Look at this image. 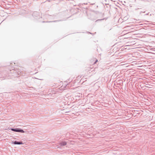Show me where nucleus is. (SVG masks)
Here are the masks:
<instances>
[{"label":"nucleus","mask_w":155,"mask_h":155,"mask_svg":"<svg viewBox=\"0 0 155 155\" xmlns=\"http://www.w3.org/2000/svg\"><path fill=\"white\" fill-rule=\"evenodd\" d=\"M12 143L14 144L21 145L23 144V142L21 141H17L15 140L14 141H12Z\"/></svg>","instance_id":"obj_1"},{"label":"nucleus","mask_w":155,"mask_h":155,"mask_svg":"<svg viewBox=\"0 0 155 155\" xmlns=\"http://www.w3.org/2000/svg\"><path fill=\"white\" fill-rule=\"evenodd\" d=\"M67 144V143L65 141H62L59 144L61 147L64 146L66 145Z\"/></svg>","instance_id":"obj_2"},{"label":"nucleus","mask_w":155,"mask_h":155,"mask_svg":"<svg viewBox=\"0 0 155 155\" xmlns=\"http://www.w3.org/2000/svg\"><path fill=\"white\" fill-rule=\"evenodd\" d=\"M17 132L21 133H24L25 131L24 130H22L21 129H19V128H18Z\"/></svg>","instance_id":"obj_3"},{"label":"nucleus","mask_w":155,"mask_h":155,"mask_svg":"<svg viewBox=\"0 0 155 155\" xmlns=\"http://www.w3.org/2000/svg\"><path fill=\"white\" fill-rule=\"evenodd\" d=\"M11 130L12 131L17 132L18 128H11Z\"/></svg>","instance_id":"obj_4"},{"label":"nucleus","mask_w":155,"mask_h":155,"mask_svg":"<svg viewBox=\"0 0 155 155\" xmlns=\"http://www.w3.org/2000/svg\"><path fill=\"white\" fill-rule=\"evenodd\" d=\"M104 18H103V19H98V20H97L96 21V22H97V21H101V20H104Z\"/></svg>","instance_id":"obj_5"},{"label":"nucleus","mask_w":155,"mask_h":155,"mask_svg":"<svg viewBox=\"0 0 155 155\" xmlns=\"http://www.w3.org/2000/svg\"><path fill=\"white\" fill-rule=\"evenodd\" d=\"M88 4L87 3H84L83 4H82V5L83 4H84V5H87Z\"/></svg>","instance_id":"obj_6"},{"label":"nucleus","mask_w":155,"mask_h":155,"mask_svg":"<svg viewBox=\"0 0 155 155\" xmlns=\"http://www.w3.org/2000/svg\"><path fill=\"white\" fill-rule=\"evenodd\" d=\"M97 60L96 61H95V62L94 63V64H95V63H96L97 62Z\"/></svg>","instance_id":"obj_7"},{"label":"nucleus","mask_w":155,"mask_h":155,"mask_svg":"<svg viewBox=\"0 0 155 155\" xmlns=\"http://www.w3.org/2000/svg\"><path fill=\"white\" fill-rule=\"evenodd\" d=\"M56 21H49L48 22H54Z\"/></svg>","instance_id":"obj_8"},{"label":"nucleus","mask_w":155,"mask_h":155,"mask_svg":"<svg viewBox=\"0 0 155 155\" xmlns=\"http://www.w3.org/2000/svg\"><path fill=\"white\" fill-rule=\"evenodd\" d=\"M94 4H95L94 3L91 4V5H94Z\"/></svg>","instance_id":"obj_9"},{"label":"nucleus","mask_w":155,"mask_h":155,"mask_svg":"<svg viewBox=\"0 0 155 155\" xmlns=\"http://www.w3.org/2000/svg\"><path fill=\"white\" fill-rule=\"evenodd\" d=\"M139 8H136L135 9V10H137V9H138Z\"/></svg>","instance_id":"obj_10"}]
</instances>
